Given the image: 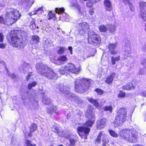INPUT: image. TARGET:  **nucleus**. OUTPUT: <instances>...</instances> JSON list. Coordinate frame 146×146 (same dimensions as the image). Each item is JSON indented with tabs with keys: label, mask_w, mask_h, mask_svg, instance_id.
<instances>
[{
	"label": "nucleus",
	"mask_w": 146,
	"mask_h": 146,
	"mask_svg": "<svg viewBox=\"0 0 146 146\" xmlns=\"http://www.w3.org/2000/svg\"><path fill=\"white\" fill-rule=\"evenodd\" d=\"M71 72L75 74H78L81 71V68L80 64H71Z\"/></svg>",
	"instance_id": "nucleus-11"
},
{
	"label": "nucleus",
	"mask_w": 146,
	"mask_h": 146,
	"mask_svg": "<svg viewBox=\"0 0 146 146\" xmlns=\"http://www.w3.org/2000/svg\"><path fill=\"white\" fill-rule=\"evenodd\" d=\"M69 140L71 145L73 146H74L75 144V143L77 142L76 140L74 139L70 138V137H69Z\"/></svg>",
	"instance_id": "nucleus-43"
},
{
	"label": "nucleus",
	"mask_w": 146,
	"mask_h": 146,
	"mask_svg": "<svg viewBox=\"0 0 146 146\" xmlns=\"http://www.w3.org/2000/svg\"><path fill=\"white\" fill-rule=\"evenodd\" d=\"M55 17V14L52 13L51 12H50L49 13L48 15V20L52 19Z\"/></svg>",
	"instance_id": "nucleus-49"
},
{
	"label": "nucleus",
	"mask_w": 146,
	"mask_h": 146,
	"mask_svg": "<svg viewBox=\"0 0 146 146\" xmlns=\"http://www.w3.org/2000/svg\"><path fill=\"white\" fill-rule=\"evenodd\" d=\"M102 141L103 142L102 146H106V144H107L109 143V141L107 138L106 135V134H103L102 133Z\"/></svg>",
	"instance_id": "nucleus-21"
},
{
	"label": "nucleus",
	"mask_w": 146,
	"mask_h": 146,
	"mask_svg": "<svg viewBox=\"0 0 146 146\" xmlns=\"http://www.w3.org/2000/svg\"><path fill=\"white\" fill-rule=\"evenodd\" d=\"M64 8L62 7L61 8H56L55 9V12L56 13L58 14H61L64 12Z\"/></svg>",
	"instance_id": "nucleus-31"
},
{
	"label": "nucleus",
	"mask_w": 146,
	"mask_h": 146,
	"mask_svg": "<svg viewBox=\"0 0 146 146\" xmlns=\"http://www.w3.org/2000/svg\"><path fill=\"white\" fill-rule=\"evenodd\" d=\"M105 9L106 11H111L112 10V6L110 1L109 0H105L104 2Z\"/></svg>",
	"instance_id": "nucleus-18"
},
{
	"label": "nucleus",
	"mask_w": 146,
	"mask_h": 146,
	"mask_svg": "<svg viewBox=\"0 0 146 146\" xmlns=\"http://www.w3.org/2000/svg\"><path fill=\"white\" fill-rule=\"evenodd\" d=\"M36 67L39 74L49 79H54L57 75L52 68L45 64H36Z\"/></svg>",
	"instance_id": "nucleus-2"
},
{
	"label": "nucleus",
	"mask_w": 146,
	"mask_h": 146,
	"mask_svg": "<svg viewBox=\"0 0 146 146\" xmlns=\"http://www.w3.org/2000/svg\"><path fill=\"white\" fill-rule=\"evenodd\" d=\"M32 39L34 42L36 43H37L39 40V37L36 35L33 36H32Z\"/></svg>",
	"instance_id": "nucleus-37"
},
{
	"label": "nucleus",
	"mask_w": 146,
	"mask_h": 146,
	"mask_svg": "<svg viewBox=\"0 0 146 146\" xmlns=\"http://www.w3.org/2000/svg\"><path fill=\"white\" fill-rule=\"evenodd\" d=\"M109 30L110 32L113 33L115 31V27L113 25H109Z\"/></svg>",
	"instance_id": "nucleus-44"
},
{
	"label": "nucleus",
	"mask_w": 146,
	"mask_h": 146,
	"mask_svg": "<svg viewBox=\"0 0 146 146\" xmlns=\"http://www.w3.org/2000/svg\"><path fill=\"white\" fill-rule=\"evenodd\" d=\"M125 43V45L123 48V50L125 54L128 56L130 54L131 52L130 42L129 40H127Z\"/></svg>",
	"instance_id": "nucleus-10"
},
{
	"label": "nucleus",
	"mask_w": 146,
	"mask_h": 146,
	"mask_svg": "<svg viewBox=\"0 0 146 146\" xmlns=\"http://www.w3.org/2000/svg\"><path fill=\"white\" fill-rule=\"evenodd\" d=\"M129 5V7L130 8L131 10L132 11H134V9L133 8V7L132 6L131 4L130 5Z\"/></svg>",
	"instance_id": "nucleus-63"
},
{
	"label": "nucleus",
	"mask_w": 146,
	"mask_h": 146,
	"mask_svg": "<svg viewBox=\"0 0 146 146\" xmlns=\"http://www.w3.org/2000/svg\"><path fill=\"white\" fill-rule=\"evenodd\" d=\"M120 57L119 56L116 57L111 58V62L112 64H115L116 62L119 60Z\"/></svg>",
	"instance_id": "nucleus-38"
},
{
	"label": "nucleus",
	"mask_w": 146,
	"mask_h": 146,
	"mask_svg": "<svg viewBox=\"0 0 146 146\" xmlns=\"http://www.w3.org/2000/svg\"><path fill=\"white\" fill-rule=\"evenodd\" d=\"M135 85L134 82L133 81L132 82H130L127 84L126 85L122 87L123 90H133L135 88Z\"/></svg>",
	"instance_id": "nucleus-16"
},
{
	"label": "nucleus",
	"mask_w": 146,
	"mask_h": 146,
	"mask_svg": "<svg viewBox=\"0 0 146 146\" xmlns=\"http://www.w3.org/2000/svg\"><path fill=\"white\" fill-rule=\"evenodd\" d=\"M25 142L27 146H36V145L32 144L31 141L28 140H27Z\"/></svg>",
	"instance_id": "nucleus-51"
},
{
	"label": "nucleus",
	"mask_w": 146,
	"mask_h": 146,
	"mask_svg": "<svg viewBox=\"0 0 146 146\" xmlns=\"http://www.w3.org/2000/svg\"><path fill=\"white\" fill-rule=\"evenodd\" d=\"M5 47V45L3 44L0 43V48H4Z\"/></svg>",
	"instance_id": "nucleus-61"
},
{
	"label": "nucleus",
	"mask_w": 146,
	"mask_h": 146,
	"mask_svg": "<svg viewBox=\"0 0 146 146\" xmlns=\"http://www.w3.org/2000/svg\"><path fill=\"white\" fill-rule=\"evenodd\" d=\"M61 136L66 138L70 137L69 133V132L67 131H62Z\"/></svg>",
	"instance_id": "nucleus-39"
},
{
	"label": "nucleus",
	"mask_w": 146,
	"mask_h": 146,
	"mask_svg": "<svg viewBox=\"0 0 146 146\" xmlns=\"http://www.w3.org/2000/svg\"><path fill=\"white\" fill-rule=\"evenodd\" d=\"M88 100L89 102L93 104L96 107H98L99 106V104L97 100L92 98H89Z\"/></svg>",
	"instance_id": "nucleus-26"
},
{
	"label": "nucleus",
	"mask_w": 146,
	"mask_h": 146,
	"mask_svg": "<svg viewBox=\"0 0 146 146\" xmlns=\"http://www.w3.org/2000/svg\"><path fill=\"white\" fill-rule=\"evenodd\" d=\"M140 94L143 97H146V91H142L140 92Z\"/></svg>",
	"instance_id": "nucleus-56"
},
{
	"label": "nucleus",
	"mask_w": 146,
	"mask_h": 146,
	"mask_svg": "<svg viewBox=\"0 0 146 146\" xmlns=\"http://www.w3.org/2000/svg\"><path fill=\"white\" fill-rule=\"evenodd\" d=\"M23 5L27 7H30L31 6L32 3L31 0H23Z\"/></svg>",
	"instance_id": "nucleus-29"
},
{
	"label": "nucleus",
	"mask_w": 146,
	"mask_h": 146,
	"mask_svg": "<svg viewBox=\"0 0 146 146\" xmlns=\"http://www.w3.org/2000/svg\"><path fill=\"white\" fill-rule=\"evenodd\" d=\"M125 94L124 93L120 91V93L118 95V97L119 98H123L125 97Z\"/></svg>",
	"instance_id": "nucleus-53"
},
{
	"label": "nucleus",
	"mask_w": 146,
	"mask_h": 146,
	"mask_svg": "<svg viewBox=\"0 0 146 146\" xmlns=\"http://www.w3.org/2000/svg\"><path fill=\"white\" fill-rule=\"evenodd\" d=\"M119 133L120 135L129 142H136L137 141V133L135 129H124L121 130Z\"/></svg>",
	"instance_id": "nucleus-3"
},
{
	"label": "nucleus",
	"mask_w": 146,
	"mask_h": 146,
	"mask_svg": "<svg viewBox=\"0 0 146 146\" xmlns=\"http://www.w3.org/2000/svg\"><path fill=\"white\" fill-rule=\"evenodd\" d=\"M117 43H115L114 44H110L108 46L109 52L111 54L115 55L117 53V52L115 51V49L117 46Z\"/></svg>",
	"instance_id": "nucleus-14"
},
{
	"label": "nucleus",
	"mask_w": 146,
	"mask_h": 146,
	"mask_svg": "<svg viewBox=\"0 0 146 146\" xmlns=\"http://www.w3.org/2000/svg\"><path fill=\"white\" fill-rule=\"evenodd\" d=\"M123 2L125 4L131 5L130 0H123Z\"/></svg>",
	"instance_id": "nucleus-55"
},
{
	"label": "nucleus",
	"mask_w": 146,
	"mask_h": 146,
	"mask_svg": "<svg viewBox=\"0 0 146 146\" xmlns=\"http://www.w3.org/2000/svg\"><path fill=\"white\" fill-rule=\"evenodd\" d=\"M88 42L94 46L98 45L100 43L101 38L98 35L96 34L92 31H90L88 33Z\"/></svg>",
	"instance_id": "nucleus-7"
},
{
	"label": "nucleus",
	"mask_w": 146,
	"mask_h": 146,
	"mask_svg": "<svg viewBox=\"0 0 146 146\" xmlns=\"http://www.w3.org/2000/svg\"><path fill=\"white\" fill-rule=\"evenodd\" d=\"M140 16L143 20L145 21H146V12L145 9H141L140 11Z\"/></svg>",
	"instance_id": "nucleus-24"
},
{
	"label": "nucleus",
	"mask_w": 146,
	"mask_h": 146,
	"mask_svg": "<svg viewBox=\"0 0 146 146\" xmlns=\"http://www.w3.org/2000/svg\"><path fill=\"white\" fill-rule=\"evenodd\" d=\"M5 5V3L2 1H0V7L3 8Z\"/></svg>",
	"instance_id": "nucleus-58"
},
{
	"label": "nucleus",
	"mask_w": 146,
	"mask_h": 146,
	"mask_svg": "<svg viewBox=\"0 0 146 146\" xmlns=\"http://www.w3.org/2000/svg\"><path fill=\"white\" fill-rule=\"evenodd\" d=\"M54 89L58 93H60L63 92L64 93L66 89H70V87L63 86L62 84H56L54 86Z\"/></svg>",
	"instance_id": "nucleus-9"
},
{
	"label": "nucleus",
	"mask_w": 146,
	"mask_h": 146,
	"mask_svg": "<svg viewBox=\"0 0 146 146\" xmlns=\"http://www.w3.org/2000/svg\"><path fill=\"white\" fill-rule=\"evenodd\" d=\"M30 128V131L31 132H34L37 129V126L34 123H32L29 127Z\"/></svg>",
	"instance_id": "nucleus-25"
},
{
	"label": "nucleus",
	"mask_w": 146,
	"mask_h": 146,
	"mask_svg": "<svg viewBox=\"0 0 146 146\" xmlns=\"http://www.w3.org/2000/svg\"><path fill=\"white\" fill-rule=\"evenodd\" d=\"M20 35L22 38L25 37L26 32L23 31H20ZM11 45L14 47H17L19 48H23L27 44V40L25 39L24 40L23 38L21 40L15 34L11 37Z\"/></svg>",
	"instance_id": "nucleus-5"
},
{
	"label": "nucleus",
	"mask_w": 146,
	"mask_h": 146,
	"mask_svg": "<svg viewBox=\"0 0 146 146\" xmlns=\"http://www.w3.org/2000/svg\"><path fill=\"white\" fill-rule=\"evenodd\" d=\"M5 14V20L3 17L0 16V23L5 24L7 25H11L20 18L21 15L18 11L13 8L8 9Z\"/></svg>",
	"instance_id": "nucleus-1"
},
{
	"label": "nucleus",
	"mask_w": 146,
	"mask_h": 146,
	"mask_svg": "<svg viewBox=\"0 0 146 146\" xmlns=\"http://www.w3.org/2000/svg\"><path fill=\"white\" fill-rule=\"evenodd\" d=\"M32 75V72L29 73L27 75L26 79L27 80H28L30 79V77Z\"/></svg>",
	"instance_id": "nucleus-57"
},
{
	"label": "nucleus",
	"mask_w": 146,
	"mask_h": 146,
	"mask_svg": "<svg viewBox=\"0 0 146 146\" xmlns=\"http://www.w3.org/2000/svg\"><path fill=\"white\" fill-rule=\"evenodd\" d=\"M127 114L126 110L123 108H120L117 113V115L114 120V123L119 126H121L125 121Z\"/></svg>",
	"instance_id": "nucleus-6"
},
{
	"label": "nucleus",
	"mask_w": 146,
	"mask_h": 146,
	"mask_svg": "<svg viewBox=\"0 0 146 146\" xmlns=\"http://www.w3.org/2000/svg\"><path fill=\"white\" fill-rule=\"evenodd\" d=\"M58 60L59 61L64 62L67 60V58L66 56L62 55L60 56Z\"/></svg>",
	"instance_id": "nucleus-45"
},
{
	"label": "nucleus",
	"mask_w": 146,
	"mask_h": 146,
	"mask_svg": "<svg viewBox=\"0 0 146 146\" xmlns=\"http://www.w3.org/2000/svg\"><path fill=\"white\" fill-rule=\"evenodd\" d=\"M54 131L59 133V131H58V127H55L54 128Z\"/></svg>",
	"instance_id": "nucleus-62"
},
{
	"label": "nucleus",
	"mask_w": 146,
	"mask_h": 146,
	"mask_svg": "<svg viewBox=\"0 0 146 146\" xmlns=\"http://www.w3.org/2000/svg\"><path fill=\"white\" fill-rule=\"evenodd\" d=\"M93 124L92 121L89 120L86 121L84 125V126L79 127L77 128L78 133L79 135L81 136L80 133L84 132V133L88 134L90 131V129L87 127H91Z\"/></svg>",
	"instance_id": "nucleus-8"
},
{
	"label": "nucleus",
	"mask_w": 146,
	"mask_h": 146,
	"mask_svg": "<svg viewBox=\"0 0 146 146\" xmlns=\"http://www.w3.org/2000/svg\"><path fill=\"white\" fill-rule=\"evenodd\" d=\"M43 7H39L37 9L35 10V11H34L33 13H31L33 15L38 14L39 15H41L43 13Z\"/></svg>",
	"instance_id": "nucleus-23"
},
{
	"label": "nucleus",
	"mask_w": 146,
	"mask_h": 146,
	"mask_svg": "<svg viewBox=\"0 0 146 146\" xmlns=\"http://www.w3.org/2000/svg\"><path fill=\"white\" fill-rule=\"evenodd\" d=\"M96 3V1L92 0H89L86 3V6L89 7H92L93 4Z\"/></svg>",
	"instance_id": "nucleus-36"
},
{
	"label": "nucleus",
	"mask_w": 146,
	"mask_h": 146,
	"mask_svg": "<svg viewBox=\"0 0 146 146\" xmlns=\"http://www.w3.org/2000/svg\"><path fill=\"white\" fill-rule=\"evenodd\" d=\"M79 33L80 35H82L84 34L87 31L86 30H84L83 29H80Z\"/></svg>",
	"instance_id": "nucleus-54"
},
{
	"label": "nucleus",
	"mask_w": 146,
	"mask_h": 146,
	"mask_svg": "<svg viewBox=\"0 0 146 146\" xmlns=\"http://www.w3.org/2000/svg\"><path fill=\"white\" fill-rule=\"evenodd\" d=\"M78 9L80 13L82 15H84L85 13L84 9L83 8L80 7L79 6L78 7Z\"/></svg>",
	"instance_id": "nucleus-47"
},
{
	"label": "nucleus",
	"mask_w": 146,
	"mask_h": 146,
	"mask_svg": "<svg viewBox=\"0 0 146 146\" xmlns=\"http://www.w3.org/2000/svg\"><path fill=\"white\" fill-rule=\"evenodd\" d=\"M95 91L97 92L100 95H102L104 93L102 90L98 88L95 89Z\"/></svg>",
	"instance_id": "nucleus-52"
},
{
	"label": "nucleus",
	"mask_w": 146,
	"mask_h": 146,
	"mask_svg": "<svg viewBox=\"0 0 146 146\" xmlns=\"http://www.w3.org/2000/svg\"><path fill=\"white\" fill-rule=\"evenodd\" d=\"M5 69L6 71V72L7 73V74L9 76L13 79L15 78H16V76L14 74H11L6 66H5Z\"/></svg>",
	"instance_id": "nucleus-27"
},
{
	"label": "nucleus",
	"mask_w": 146,
	"mask_h": 146,
	"mask_svg": "<svg viewBox=\"0 0 146 146\" xmlns=\"http://www.w3.org/2000/svg\"><path fill=\"white\" fill-rule=\"evenodd\" d=\"M74 102L78 104H80L83 102L82 100L79 97L76 96L74 100Z\"/></svg>",
	"instance_id": "nucleus-32"
},
{
	"label": "nucleus",
	"mask_w": 146,
	"mask_h": 146,
	"mask_svg": "<svg viewBox=\"0 0 146 146\" xmlns=\"http://www.w3.org/2000/svg\"><path fill=\"white\" fill-rule=\"evenodd\" d=\"M106 121V119L105 118H103L98 120L97 122V128L98 129H101L104 128Z\"/></svg>",
	"instance_id": "nucleus-12"
},
{
	"label": "nucleus",
	"mask_w": 146,
	"mask_h": 146,
	"mask_svg": "<svg viewBox=\"0 0 146 146\" xmlns=\"http://www.w3.org/2000/svg\"><path fill=\"white\" fill-rule=\"evenodd\" d=\"M115 73H113L110 76H108L106 78V83L109 84L113 80L114 77L115 76Z\"/></svg>",
	"instance_id": "nucleus-22"
},
{
	"label": "nucleus",
	"mask_w": 146,
	"mask_h": 146,
	"mask_svg": "<svg viewBox=\"0 0 146 146\" xmlns=\"http://www.w3.org/2000/svg\"><path fill=\"white\" fill-rule=\"evenodd\" d=\"M102 132L101 131L100 132L99 134L98 135L97 137L96 141V143L99 144L101 142V138H102Z\"/></svg>",
	"instance_id": "nucleus-30"
},
{
	"label": "nucleus",
	"mask_w": 146,
	"mask_h": 146,
	"mask_svg": "<svg viewBox=\"0 0 146 146\" xmlns=\"http://www.w3.org/2000/svg\"><path fill=\"white\" fill-rule=\"evenodd\" d=\"M78 27L79 29H83L84 30H87L89 28V26L88 23L85 22L78 24Z\"/></svg>",
	"instance_id": "nucleus-19"
},
{
	"label": "nucleus",
	"mask_w": 146,
	"mask_h": 146,
	"mask_svg": "<svg viewBox=\"0 0 146 146\" xmlns=\"http://www.w3.org/2000/svg\"><path fill=\"white\" fill-rule=\"evenodd\" d=\"M71 72L70 65L69 66H65L62 68L61 69L59 70V72L62 74H68Z\"/></svg>",
	"instance_id": "nucleus-17"
},
{
	"label": "nucleus",
	"mask_w": 146,
	"mask_h": 146,
	"mask_svg": "<svg viewBox=\"0 0 146 146\" xmlns=\"http://www.w3.org/2000/svg\"><path fill=\"white\" fill-rule=\"evenodd\" d=\"M99 29L100 31L102 32H106L107 30V28L104 25H102L99 27Z\"/></svg>",
	"instance_id": "nucleus-35"
},
{
	"label": "nucleus",
	"mask_w": 146,
	"mask_h": 146,
	"mask_svg": "<svg viewBox=\"0 0 146 146\" xmlns=\"http://www.w3.org/2000/svg\"><path fill=\"white\" fill-rule=\"evenodd\" d=\"M36 25L35 24V21L33 20L31 22L30 26V27L31 29H34L36 28Z\"/></svg>",
	"instance_id": "nucleus-50"
},
{
	"label": "nucleus",
	"mask_w": 146,
	"mask_h": 146,
	"mask_svg": "<svg viewBox=\"0 0 146 146\" xmlns=\"http://www.w3.org/2000/svg\"><path fill=\"white\" fill-rule=\"evenodd\" d=\"M22 102L25 106L28 108L31 107L30 105L31 103V100L27 97L25 94H24L22 96Z\"/></svg>",
	"instance_id": "nucleus-15"
},
{
	"label": "nucleus",
	"mask_w": 146,
	"mask_h": 146,
	"mask_svg": "<svg viewBox=\"0 0 146 146\" xmlns=\"http://www.w3.org/2000/svg\"><path fill=\"white\" fill-rule=\"evenodd\" d=\"M47 111L48 113L50 114H53V113L56 115L58 114V111L57 110L56 107H53L48 108L47 109Z\"/></svg>",
	"instance_id": "nucleus-20"
},
{
	"label": "nucleus",
	"mask_w": 146,
	"mask_h": 146,
	"mask_svg": "<svg viewBox=\"0 0 146 146\" xmlns=\"http://www.w3.org/2000/svg\"><path fill=\"white\" fill-rule=\"evenodd\" d=\"M42 102L44 104L48 105L50 103L51 100L49 98L44 97L43 98Z\"/></svg>",
	"instance_id": "nucleus-28"
},
{
	"label": "nucleus",
	"mask_w": 146,
	"mask_h": 146,
	"mask_svg": "<svg viewBox=\"0 0 146 146\" xmlns=\"http://www.w3.org/2000/svg\"><path fill=\"white\" fill-rule=\"evenodd\" d=\"M92 111L88 110L87 111V112L85 113V115L86 117H87L88 118H91L92 117Z\"/></svg>",
	"instance_id": "nucleus-41"
},
{
	"label": "nucleus",
	"mask_w": 146,
	"mask_h": 146,
	"mask_svg": "<svg viewBox=\"0 0 146 146\" xmlns=\"http://www.w3.org/2000/svg\"><path fill=\"white\" fill-rule=\"evenodd\" d=\"M139 8L140 11L141 9H145L144 7H146V2L144 1H141L139 3Z\"/></svg>",
	"instance_id": "nucleus-34"
},
{
	"label": "nucleus",
	"mask_w": 146,
	"mask_h": 146,
	"mask_svg": "<svg viewBox=\"0 0 146 146\" xmlns=\"http://www.w3.org/2000/svg\"><path fill=\"white\" fill-rule=\"evenodd\" d=\"M104 111H109L111 113L112 111V108L111 106H106L104 107Z\"/></svg>",
	"instance_id": "nucleus-48"
},
{
	"label": "nucleus",
	"mask_w": 146,
	"mask_h": 146,
	"mask_svg": "<svg viewBox=\"0 0 146 146\" xmlns=\"http://www.w3.org/2000/svg\"><path fill=\"white\" fill-rule=\"evenodd\" d=\"M3 36L2 33H0V42H2L3 41Z\"/></svg>",
	"instance_id": "nucleus-59"
},
{
	"label": "nucleus",
	"mask_w": 146,
	"mask_h": 146,
	"mask_svg": "<svg viewBox=\"0 0 146 146\" xmlns=\"http://www.w3.org/2000/svg\"><path fill=\"white\" fill-rule=\"evenodd\" d=\"M90 83L86 79H76L74 82L75 92L80 93L86 92L90 87Z\"/></svg>",
	"instance_id": "nucleus-4"
},
{
	"label": "nucleus",
	"mask_w": 146,
	"mask_h": 146,
	"mask_svg": "<svg viewBox=\"0 0 146 146\" xmlns=\"http://www.w3.org/2000/svg\"><path fill=\"white\" fill-rule=\"evenodd\" d=\"M37 82H33L29 84L28 85V88L30 90L33 87L35 86L37 84Z\"/></svg>",
	"instance_id": "nucleus-42"
},
{
	"label": "nucleus",
	"mask_w": 146,
	"mask_h": 146,
	"mask_svg": "<svg viewBox=\"0 0 146 146\" xmlns=\"http://www.w3.org/2000/svg\"><path fill=\"white\" fill-rule=\"evenodd\" d=\"M70 89H66L64 94L66 96V97L71 101H73L76 96L70 91Z\"/></svg>",
	"instance_id": "nucleus-13"
},
{
	"label": "nucleus",
	"mask_w": 146,
	"mask_h": 146,
	"mask_svg": "<svg viewBox=\"0 0 146 146\" xmlns=\"http://www.w3.org/2000/svg\"><path fill=\"white\" fill-rule=\"evenodd\" d=\"M109 133L111 135L114 137H118L117 134L113 130H109Z\"/></svg>",
	"instance_id": "nucleus-46"
},
{
	"label": "nucleus",
	"mask_w": 146,
	"mask_h": 146,
	"mask_svg": "<svg viewBox=\"0 0 146 146\" xmlns=\"http://www.w3.org/2000/svg\"><path fill=\"white\" fill-rule=\"evenodd\" d=\"M65 50V48L64 47H60L57 51V53L60 55L63 54Z\"/></svg>",
	"instance_id": "nucleus-40"
},
{
	"label": "nucleus",
	"mask_w": 146,
	"mask_h": 146,
	"mask_svg": "<svg viewBox=\"0 0 146 146\" xmlns=\"http://www.w3.org/2000/svg\"><path fill=\"white\" fill-rule=\"evenodd\" d=\"M142 50L143 51H146V44L143 46Z\"/></svg>",
	"instance_id": "nucleus-64"
},
{
	"label": "nucleus",
	"mask_w": 146,
	"mask_h": 146,
	"mask_svg": "<svg viewBox=\"0 0 146 146\" xmlns=\"http://www.w3.org/2000/svg\"><path fill=\"white\" fill-rule=\"evenodd\" d=\"M146 74V68H143L139 70V76L144 75Z\"/></svg>",
	"instance_id": "nucleus-33"
},
{
	"label": "nucleus",
	"mask_w": 146,
	"mask_h": 146,
	"mask_svg": "<svg viewBox=\"0 0 146 146\" xmlns=\"http://www.w3.org/2000/svg\"><path fill=\"white\" fill-rule=\"evenodd\" d=\"M89 12V14L91 15H92L94 14V9H90Z\"/></svg>",
	"instance_id": "nucleus-60"
}]
</instances>
